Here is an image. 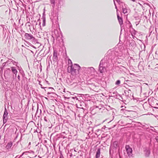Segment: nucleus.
<instances>
[{"label":"nucleus","instance_id":"1","mask_svg":"<svg viewBox=\"0 0 158 158\" xmlns=\"http://www.w3.org/2000/svg\"><path fill=\"white\" fill-rule=\"evenodd\" d=\"M80 68V66L76 64H74L73 65H69L68 72L71 73L72 75L75 76L79 74Z\"/></svg>","mask_w":158,"mask_h":158},{"label":"nucleus","instance_id":"2","mask_svg":"<svg viewBox=\"0 0 158 158\" xmlns=\"http://www.w3.org/2000/svg\"><path fill=\"white\" fill-rule=\"evenodd\" d=\"M107 59V57H105L102 60L100 63L99 71L101 73L104 72L106 70L105 65V60Z\"/></svg>","mask_w":158,"mask_h":158},{"label":"nucleus","instance_id":"3","mask_svg":"<svg viewBox=\"0 0 158 158\" xmlns=\"http://www.w3.org/2000/svg\"><path fill=\"white\" fill-rule=\"evenodd\" d=\"M82 68L85 71V72L88 74H90L94 73L95 71L94 69L92 67H83Z\"/></svg>","mask_w":158,"mask_h":158},{"label":"nucleus","instance_id":"4","mask_svg":"<svg viewBox=\"0 0 158 158\" xmlns=\"http://www.w3.org/2000/svg\"><path fill=\"white\" fill-rule=\"evenodd\" d=\"M25 38L26 39L28 40H31L34 42L36 41V40L35 38L30 34L25 33Z\"/></svg>","mask_w":158,"mask_h":158},{"label":"nucleus","instance_id":"5","mask_svg":"<svg viewBox=\"0 0 158 158\" xmlns=\"http://www.w3.org/2000/svg\"><path fill=\"white\" fill-rule=\"evenodd\" d=\"M125 96L127 99L130 98L131 96L132 92L130 89H127L124 91V93L123 94Z\"/></svg>","mask_w":158,"mask_h":158},{"label":"nucleus","instance_id":"6","mask_svg":"<svg viewBox=\"0 0 158 158\" xmlns=\"http://www.w3.org/2000/svg\"><path fill=\"white\" fill-rule=\"evenodd\" d=\"M11 74L12 73L10 68L7 69L5 71L4 75L5 77H6V78H10L11 75Z\"/></svg>","mask_w":158,"mask_h":158},{"label":"nucleus","instance_id":"7","mask_svg":"<svg viewBox=\"0 0 158 158\" xmlns=\"http://www.w3.org/2000/svg\"><path fill=\"white\" fill-rule=\"evenodd\" d=\"M8 114L7 110L5 107L4 112L3 116V123L4 124L6 123L7 122L8 118Z\"/></svg>","mask_w":158,"mask_h":158},{"label":"nucleus","instance_id":"8","mask_svg":"<svg viewBox=\"0 0 158 158\" xmlns=\"http://www.w3.org/2000/svg\"><path fill=\"white\" fill-rule=\"evenodd\" d=\"M10 71L13 74V79L17 77V74L18 73V71L16 68L15 67H11L10 68Z\"/></svg>","mask_w":158,"mask_h":158},{"label":"nucleus","instance_id":"9","mask_svg":"<svg viewBox=\"0 0 158 158\" xmlns=\"http://www.w3.org/2000/svg\"><path fill=\"white\" fill-rule=\"evenodd\" d=\"M127 154L129 156H131L132 155V150L129 145H126L125 147Z\"/></svg>","mask_w":158,"mask_h":158},{"label":"nucleus","instance_id":"10","mask_svg":"<svg viewBox=\"0 0 158 158\" xmlns=\"http://www.w3.org/2000/svg\"><path fill=\"white\" fill-rule=\"evenodd\" d=\"M58 17L57 15H55L53 16V19H51L53 24H57L58 23Z\"/></svg>","mask_w":158,"mask_h":158},{"label":"nucleus","instance_id":"11","mask_svg":"<svg viewBox=\"0 0 158 158\" xmlns=\"http://www.w3.org/2000/svg\"><path fill=\"white\" fill-rule=\"evenodd\" d=\"M125 96L124 94L121 95L119 94L116 95V98H118L123 102H126V100L125 99Z\"/></svg>","mask_w":158,"mask_h":158},{"label":"nucleus","instance_id":"12","mask_svg":"<svg viewBox=\"0 0 158 158\" xmlns=\"http://www.w3.org/2000/svg\"><path fill=\"white\" fill-rule=\"evenodd\" d=\"M57 51L56 50H54L52 60H53L54 61H56L58 60V57H57Z\"/></svg>","mask_w":158,"mask_h":158},{"label":"nucleus","instance_id":"13","mask_svg":"<svg viewBox=\"0 0 158 158\" xmlns=\"http://www.w3.org/2000/svg\"><path fill=\"white\" fill-rule=\"evenodd\" d=\"M122 10L123 13L124 14H125L126 15H127L130 12V10L127 8L125 6H122Z\"/></svg>","mask_w":158,"mask_h":158},{"label":"nucleus","instance_id":"14","mask_svg":"<svg viewBox=\"0 0 158 158\" xmlns=\"http://www.w3.org/2000/svg\"><path fill=\"white\" fill-rule=\"evenodd\" d=\"M117 68L119 72H124L126 70V68L125 67L122 65L117 66Z\"/></svg>","mask_w":158,"mask_h":158},{"label":"nucleus","instance_id":"15","mask_svg":"<svg viewBox=\"0 0 158 158\" xmlns=\"http://www.w3.org/2000/svg\"><path fill=\"white\" fill-rule=\"evenodd\" d=\"M64 3V0H58V2L57 4L58 8H61V6H63Z\"/></svg>","mask_w":158,"mask_h":158},{"label":"nucleus","instance_id":"16","mask_svg":"<svg viewBox=\"0 0 158 158\" xmlns=\"http://www.w3.org/2000/svg\"><path fill=\"white\" fill-rule=\"evenodd\" d=\"M117 16L119 23L121 26L123 24V20L122 18L119 16L118 13L117 14Z\"/></svg>","mask_w":158,"mask_h":158},{"label":"nucleus","instance_id":"17","mask_svg":"<svg viewBox=\"0 0 158 158\" xmlns=\"http://www.w3.org/2000/svg\"><path fill=\"white\" fill-rule=\"evenodd\" d=\"M100 148H98L95 156V158H99L100 155Z\"/></svg>","mask_w":158,"mask_h":158},{"label":"nucleus","instance_id":"18","mask_svg":"<svg viewBox=\"0 0 158 158\" xmlns=\"http://www.w3.org/2000/svg\"><path fill=\"white\" fill-rule=\"evenodd\" d=\"M12 145V142H10L8 143L6 145V148L7 149H9L11 148Z\"/></svg>","mask_w":158,"mask_h":158},{"label":"nucleus","instance_id":"19","mask_svg":"<svg viewBox=\"0 0 158 158\" xmlns=\"http://www.w3.org/2000/svg\"><path fill=\"white\" fill-rule=\"evenodd\" d=\"M10 62H11L14 65H16L18 68H19V66L18 65V62L15 61L10 60Z\"/></svg>","mask_w":158,"mask_h":158},{"label":"nucleus","instance_id":"20","mask_svg":"<svg viewBox=\"0 0 158 158\" xmlns=\"http://www.w3.org/2000/svg\"><path fill=\"white\" fill-rule=\"evenodd\" d=\"M52 7L54 8L55 5V0H50Z\"/></svg>","mask_w":158,"mask_h":158},{"label":"nucleus","instance_id":"21","mask_svg":"<svg viewBox=\"0 0 158 158\" xmlns=\"http://www.w3.org/2000/svg\"><path fill=\"white\" fill-rule=\"evenodd\" d=\"M38 110H39V107H38V105L37 106V110H36V113H35V115H37V116L38 117H40V115L41 112H42V110H41L40 109V113L38 115Z\"/></svg>","mask_w":158,"mask_h":158},{"label":"nucleus","instance_id":"22","mask_svg":"<svg viewBox=\"0 0 158 158\" xmlns=\"http://www.w3.org/2000/svg\"><path fill=\"white\" fill-rule=\"evenodd\" d=\"M43 18V23L42 25L43 26H44L45 25V21H46V19L45 18V16L43 15L42 16Z\"/></svg>","mask_w":158,"mask_h":158},{"label":"nucleus","instance_id":"23","mask_svg":"<svg viewBox=\"0 0 158 158\" xmlns=\"http://www.w3.org/2000/svg\"><path fill=\"white\" fill-rule=\"evenodd\" d=\"M150 151L147 150L145 152V155L146 157H148L150 155Z\"/></svg>","mask_w":158,"mask_h":158},{"label":"nucleus","instance_id":"24","mask_svg":"<svg viewBox=\"0 0 158 158\" xmlns=\"http://www.w3.org/2000/svg\"><path fill=\"white\" fill-rule=\"evenodd\" d=\"M18 69L19 70V72L21 74L24 73L23 70L22 68L20 69V68L19 67V68H18Z\"/></svg>","mask_w":158,"mask_h":158},{"label":"nucleus","instance_id":"25","mask_svg":"<svg viewBox=\"0 0 158 158\" xmlns=\"http://www.w3.org/2000/svg\"><path fill=\"white\" fill-rule=\"evenodd\" d=\"M68 62L69 63V65H73V64L72 61L71 60H70L69 59L68 60Z\"/></svg>","mask_w":158,"mask_h":158},{"label":"nucleus","instance_id":"26","mask_svg":"<svg viewBox=\"0 0 158 158\" xmlns=\"http://www.w3.org/2000/svg\"><path fill=\"white\" fill-rule=\"evenodd\" d=\"M120 84V80H118L115 83V85H119Z\"/></svg>","mask_w":158,"mask_h":158},{"label":"nucleus","instance_id":"27","mask_svg":"<svg viewBox=\"0 0 158 158\" xmlns=\"http://www.w3.org/2000/svg\"><path fill=\"white\" fill-rule=\"evenodd\" d=\"M6 64H8V62H6L3 63L1 66L4 68L6 66Z\"/></svg>","mask_w":158,"mask_h":158},{"label":"nucleus","instance_id":"28","mask_svg":"<svg viewBox=\"0 0 158 158\" xmlns=\"http://www.w3.org/2000/svg\"><path fill=\"white\" fill-rule=\"evenodd\" d=\"M44 120L46 122H48L49 121V119L47 118L46 116H44Z\"/></svg>","mask_w":158,"mask_h":158},{"label":"nucleus","instance_id":"29","mask_svg":"<svg viewBox=\"0 0 158 158\" xmlns=\"http://www.w3.org/2000/svg\"><path fill=\"white\" fill-rule=\"evenodd\" d=\"M3 68L0 66V73H2L3 72Z\"/></svg>","mask_w":158,"mask_h":158},{"label":"nucleus","instance_id":"30","mask_svg":"<svg viewBox=\"0 0 158 158\" xmlns=\"http://www.w3.org/2000/svg\"><path fill=\"white\" fill-rule=\"evenodd\" d=\"M23 154H24V153H23V154H22V155L20 156H19V155L15 157V158H19L20 157H21L23 156Z\"/></svg>","mask_w":158,"mask_h":158},{"label":"nucleus","instance_id":"31","mask_svg":"<svg viewBox=\"0 0 158 158\" xmlns=\"http://www.w3.org/2000/svg\"><path fill=\"white\" fill-rule=\"evenodd\" d=\"M127 25H128V26H129V28H131L132 27V26L130 23H129Z\"/></svg>","mask_w":158,"mask_h":158},{"label":"nucleus","instance_id":"32","mask_svg":"<svg viewBox=\"0 0 158 158\" xmlns=\"http://www.w3.org/2000/svg\"><path fill=\"white\" fill-rule=\"evenodd\" d=\"M17 78L18 79V81H19L20 80V77L19 75H18L17 76Z\"/></svg>","mask_w":158,"mask_h":158},{"label":"nucleus","instance_id":"33","mask_svg":"<svg viewBox=\"0 0 158 158\" xmlns=\"http://www.w3.org/2000/svg\"><path fill=\"white\" fill-rule=\"evenodd\" d=\"M125 99L126 100V102H123L125 103V102H128V101L129 100V98L127 99L126 98V97H125Z\"/></svg>","mask_w":158,"mask_h":158},{"label":"nucleus","instance_id":"34","mask_svg":"<svg viewBox=\"0 0 158 158\" xmlns=\"http://www.w3.org/2000/svg\"><path fill=\"white\" fill-rule=\"evenodd\" d=\"M68 154H69V156L70 157H71L73 156L72 153L71 152H69Z\"/></svg>","mask_w":158,"mask_h":158},{"label":"nucleus","instance_id":"35","mask_svg":"<svg viewBox=\"0 0 158 158\" xmlns=\"http://www.w3.org/2000/svg\"><path fill=\"white\" fill-rule=\"evenodd\" d=\"M39 84L40 85V86H41V88L45 89V88H46V87H43V86L42 85L40 84V82L39 83Z\"/></svg>","mask_w":158,"mask_h":158},{"label":"nucleus","instance_id":"36","mask_svg":"<svg viewBox=\"0 0 158 158\" xmlns=\"http://www.w3.org/2000/svg\"><path fill=\"white\" fill-rule=\"evenodd\" d=\"M23 77H24L25 76V74L24 73H23L21 74Z\"/></svg>","mask_w":158,"mask_h":158},{"label":"nucleus","instance_id":"37","mask_svg":"<svg viewBox=\"0 0 158 158\" xmlns=\"http://www.w3.org/2000/svg\"><path fill=\"white\" fill-rule=\"evenodd\" d=\"M155 139L156 141L158 143V136H157L155 138Z\"/></svg>","mask_w":158,"mask_h":158},{"label":"nucleus","instance_id":"38","mask_svg":"<svg viewBox=\"0 0 158 158\" xmlns=\"http://www.w3.org/2000/svg\"><path fill=\"white\" fill-rule=\"evenodd\" d=\"M73 151L74 150L73 149H71L69 151V152H71L72 153V152H73Z\"/></svg>","mask_w":158,"mask_h":158},{"label":"nucleus","instance_id":"39","mask_svg":"<svg viewBox=\"0 0 158 158\" xmlns=\"http://www.w3.org/2000/svg\"><path fill=\"white\" fill-rule=\"evenodd\" d=\"M60 158H64L63 155L61 153L60 155Z\"/></svg>","mask_w":158,"mask_h":158},{"label":"nucleus","instance_id":"40","mask_svg":"<svg viewBox=\"0 0 158 158\" xmlns=\"http://www.w3.org/2000/svg\"><path fill=\"white\" fill-rule=\"evenodd\" d=\"M12 60V59H9L6 62H8V64L10 63V60Z\"/></svg>","mask_w":158,"mask_h":158},{"label":"nucleus","instance_id":"41","mask_svg":"<svg viewBox=\"0 0 158 158\" xmlns=\"http://www.w3.org/2000/svg\"><path fill=\"white\" fill-rule=\"evenodd\" d=\"M73 99L76 98L77 100H78V98L77 97H73Z\"/></svg>","mask_w":158,"mask_h":158},{"label":"nucleus","instance_id":"42","mask_svg":"<svg viewBox=\"0 0 158 158\" xmlns=\"http://www.w3.org/2000/svg\"><path fill=\"white\" fill-rule=\"evenodd\" d=\"M5 153V152L4 151H2V152H0V153Z\"/></svg>","mask_w":158,"mask_h":158},{"label":"nucleus","instance_id":"43","mask_svg":"<svg viewBox=\"0 0 158 158\" xmlns=\"http://www.w3.org/2000/svg\"><path fill=\"white\" fill-rule=\"evenodd\" d=\"M115 8L117 10V7L116 5H115Z\"/></svg>","mask_w":158,"mask_h":158},{"label":"nucleus","instance_id":"44","mask_svg":"<svg viewBox=\"0 0 158 158\" xmlns=\"http://www.w3.org/2000/svg\"><path fill=\"white\" fill-rule=\"evenodd\" d=\"M114 3L115 6V5H116V4H115L114 1Z\"/></svg>","mask_w":158,"mask_h":158},{"label":"nucleus","instance_id":"45","mask_svg":"<svg viewBox=\"0 0 158 158\" xmlns=\"http://www.w3.org/2000/svg\"><path fill=\"white\" fill-rule=\"evenodd\" d=\"M114 3L115 6V5H116V4H115L114 1Z\"/></svg>","mask_w":158,"mask_h":158},{"label":"nucleus","instance_id":"46","mask_svg":"<svg viewBox=\"0 0 158 158\" xmlns=\"http://www.w3.org/2000/svg\"><path fill=\"white\" fill-rule=\"evenodd\" d=\"M131 1H133V2L135 1L136 0H131Z\"/></svg>","mask_w":158,"mask_h":158},{"label":"nucleus","instance_id":"47","mask_svg":"<svg viewBox=\"0 0 158 158\" xmlns=\"http://www.w3.org/2000/svg\"><path fill=\"white\" fill-rule=\"evenodd\" d=\"M31 144V142H29V145H30Z\"/></svg>","mask_w":158,"mask_h":158},{"label":"nucleus","instance_id":"48","mask_svg":"<svg viewBox=\"0 0 158 158\" xmlns=\"http://www.w3.org/2000/svg\"><path fill=\"white\" fill-rule=\"evenodd\" d=\"M49 89H53V88H51V87H49Z\"/></svg>","mask_w":158,"mask_h":158},{"label":"nucleus","instance_id":"49","mask_svg":"<svg viewBox=\"0 0 158 158\" xmlns=\"http://www.w3.org/2000/svg\"><path fill=\"white\" fill-rule=\"evenodd\" d=\"M73 152H76V151L74 149H73Z\"/></svg>","mask_w":158,"mask_h":158},{"label":"nucleus","instance_id":"50","mask_svg":"<svg viewBox=\"0 0 158 158\" xmlns=\"http://www.w3.org/2000/svg\"><path fill=\"white\" fill-rule=\"evenodd\" d=\"M51 94V93H49V92H48V94Z\"/></svg>","mask_w":158,"mask_h":158},{"label":"nucleus","instance_id":"51","mask_svg":"<svg viewBox=\"0 0 158 158\" xmlns=\"http://www.w3.org/2000/svg\"><path fill=\"white\" fill-rule=\"evenodd\" d=\"M79 108H83L82 107H79Z\"/></svg>","mask_w":158,"mask_h":158},{"label":"nucleus","instance_id":"52","mask_svg":"<svg viewBox=\"0 0 158 158\" xmlns=\"http://www.w3.org/2000/svg\"><path fill=\"white\" fill-rule=\"evenodd\" d=\"M115 92H113V94H115Z\"/></svg>","mask_w":158,"mask_h":158},{"label":"nucleus","instance_id":"53","mask_svg":"<svg viewBox=\"0 0 158 158\" xmlns=\"http://www.w3.org/2000/svg\"><path fill=\"white\" fill-rule=\"evenodd\" d=\"M123 107V106H122L121 107Z\"/></svg>","mask_w":158,"mask_h":158},{"label":"nucleus","instance_id":"54","mask_svg":"<svg viewBox=\"0 0 158 158\" xmlns=\"http://www.w3.org/2000/svg\"><path fill=\"white\" fill-rule=\"evenodd\" d=\"M80 106H81V104L80 105Z\"/></svg>","mask_w":158,"mask_h":158}]
</instances>
